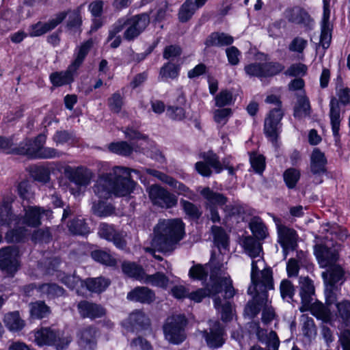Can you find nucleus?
I'll use <instances>...</instances> for the list:
<instances>
[{"mask_svg": "<svg viewBox=\"0 0 350 350\" xmlns=\"http://www.w3.org/2000/svg\"><path fill=\"white\" fill-rule=\"evenodd\" d=\"M126 298L132 301L150 304L154 301L155 294L148 287L138 286L128 293Z\"/></svg>", "mask_w": 350, "mask_h": 350, "instance_id": "nucleus-24", "label": "nucleus"}, {"mask_svg": "<svg viewBox=\"0 0 350 350\" xmlns=\"http://www.w3.org/2000/svg\"><path fill=\"white\" fill-rule=\"evenodd\" d=\"M0 224L14 226L13 230L6 233L5 239L8 242H19L27 234L25 228L20 226L21 219L12 213L10 203L8 202L0 204Z\"/></svg>", "mask_w": 350, "mask_h": 350, "instance_id": "nucleus-6", "label": "nucleus"}, {"mask_svg": "<svg viewBox=\"0 0 350 350\" xmlns=\"http://www.w3.org/2000/svg\"><path fill=\"white\" fill-rule=\"evenodd\" d=\"M206 1L207 0H186L179 10V20L183 23L189 21L195 12L202 7Z\"/></svg>", "mask_w": 350, "mask_h": 350, "instance_id": "nucleus-26", "label": "nucleus"}, {"mask_svg": "<svg viewBox=\"0 0 350 350\" xmlns=\"http://www.w3.org/2000/svg\"><path fill=\"white\" fill-rule=\"evenodd\" d=\"M77 70V69L75 67L72 68V64H70L65 71L51 73L50 80L55 86H62L70 84L73 81L74 74Z\"/></svg>", "mask_w": 350, "mask_h": 350, "instance_id": "nucleus-27", "label": "nucleus"}, {"mask_svg": "<svg viewBox=\"0 0 350 350\" xmlns=\"http://www.w3.org/2000/svg\"><path fill=\"white\" fill-rule=\"evenodd\" d=\"M87 288L93 293H100L104 291L109 285L110 281L103 277L88 278L83 281Z\"/></svg>", "mask_w": 350, "mask_h": 350, "instance_id": "nucleus-36", "label": "nucleus"}, {"mask_svg": "<svg viewBox=\"0 0 350 350\" xmlns=\"http://www.w3.org/2000/svg\"><path fill=\"white\" fill-rule=\"evenodd\" d=\"M98 233L101 238L113 242L116 247L122 250L126 247L125 234L116 231L113 226L103 223L99 226Z\"/></svg>", "mask_w": 350, "mask_h": 350, "instance_id": "nucleus-18", "label": "nucleus"}, {"mask_svg": "<svg viewBox=\"0 0 350 350\" xmlns=\"http://www.w3.org/2000/svg\"><path fill=\"white\" fill-rule=\"evenodd\" d=\"M71 233L78 235H85L90 232V228L83 219L75 218L68 224Z\"/></svg>", "mask_w": 350, "mask_h": 350, "instance_id": "nucleus-45", "label": "nucleus"}, {"mask_svg": "<svg viewBox=\"0 0 350 350\" xmlns=\"http://www.w3.org/2000/svg\"><path fill=\"white\" fill-rule=\"evenodd\" d=\"M108 105L110 110L114 113H119L123 105V98L119 92H115L108 98Z\"/></svg>", "mask_w": 350, "mask_h": 350, "instance_id": "nucleus-63", "label": "nucleus"}, {"mask_svg": "<svg viewBox=\"0 0 350 350\" xmlns=\"http://www.w3.org/2000/svg\"><path fill=\"white\" fill-rule=\"evenodd\" d=\"M243 247L245 252L252 258L251 275L260 277V269H265V262L261 255L262 248L261 244L252 237H247L243 241Z\"/></svg>", "mask_w": 350, "mask_h": 350, "instance_id": "nucleus-8", "label": "nucleus"}, {"mask_svg": "<svg viewBox=\"0 0 350 350\" xmlns=\"http://www.w3.org/2000/svg\"><path fill=\"white\" fill-rule=\"evenodd\" d=\"M284 116L281 108L276 107L269 111L265 119L264 131L272 142H275L278 136L280 121Z\"/></svg>", "mask_w": 350, "mask_h": 350, "instance_id": "nucleus-14", "label": "nucleus"}, {"mask_svg": "<svg viewBox=\"0 0 350 350\" xmlns=\"http://www.w3.org/2000/svg\"><path fill=\"white\" fill-rule=\"evenodd\" d=\"M299 178V172L294 168H289L284 173V180L289 189H293L295 187Z\"/></svg>", "mask_w": 350, "mask_h": 350, "instance_id": "nucleus-58", "label": "nucleus"}, {"mask_svg": "<svg viewBox=\"0 0 350 350\" xmlns=\"http://www.w3.org/2000/svg\"><path fill=\"white\" fill-rule=\"evenodd\" d=\"M329 118L332 125V130L334 136L336 139L339 137L340 124V108L338 100L332 98L329 103Z\"/></svg>", "mask_w": 350, "mask_h": 350, "instance_id": "nucleus-28", "label": "nucleus"}, {"mask_svg": "<svg viewBox=\"0 0 350 350\" xmlns=\"http://www.w3.org/2000/svg\"><path fill=\"white\" fill-rule=\"evenodd\" d=\"M222 291H224L225 299L232 298L235 294L232 281L229 275H225L220 270L215 269L210 273V282L206 287L188 293L187 297L199 303L206 297L212 296L215 298Z\"/></svg>", "mask_w": 350, "mask_h": 350, "instance_id": "nucleus-4", "label": "nucleus"}, {"mask_svg": "<svg viewBox=\"0 0 350 350\" xmlns=\"http://www.w3.org/2000/svg\"><path fill=\"white\" fill-rule=\"evenodd\" d=\"M38 291L49 298L62 296L64 289L55 284H43L40 285Z\"/></svg>", "mask_w": 350, "mask_h": 350, "instance_id": "nucleus-47", "label": "nucleus"}, {"mask_svg": "<svg viewBox=\"0 0 350 350\" xmlns=\"http://www.w3.org/2000/svg\"><path fill=\"white\" fill-rule=\"evenodd\" d=\"M277 226L278 242L286 250H294L297 244V234L295 230L280 224L278 219H274Z\"/></svg>", "mask_w": 350, "mask_h": 350, "instance_id": "nucleus-19", "label": "nucleus"}, {"mask_svg": "<svg viewBox=\"0 0 350 350\" xmlns=\"http://www.w3.org/2000/svg\"><path fill=\"white\" fill-rule=\"evenodd\" d=\"M148 193L153 204L159 207L170 208L177 204L176 196L157 185H151L148 189Z\"/></svg>", "mask_w": 350, "mask_h": 350, "instance_id": "nucleus-11", "label": "nucleus"}, {"mask_svg": "<svg viewBox=\"0 0 350 350\" xmlns=\"http://www.w3.org/2000/svg\"><path fill=\"white\" fill-rule=\"evenodd\" d=\"M214 242L217 247L226 248L228 246V238L225 230L219 226L212 227Z\"/></svg>", "mask_w": 350, "mask_h": 350, "instance_id": "nucleus-50", "label": "nucleus"}, {"mask_svg": "<svg viewBox=\"0 0 350 350\" xmlns=\"http://www.w3.org/2000/svg\"><path fill=\"white\" fill-rule=\"evenodd\" d=\"M108 149L113 153L125 157L130 155L133 151V147L126 142L123 141L109 144Z\"/></svg>", "mask_w": 350, "mask_h": 350, "instance_id": "nucleus-46", "label": "nucleus"}, {"mask_svg": "<svg viewBox=\"0 0 350 350\" xmlns=\"http://www.w3.org/2000/svg\"><path fill=\"white\" fill-rule=\"evenodd\" d=\"M6 327L12 332L21 330L25 326L24 321L21 318L18 312L7 314L3 319Z\"/></svg>", "mask_w": 350, "mask_h": 350, "instance_id": "nucleus-34", "label": "nucleus"}, {"mask_svg": "<svg viewBox=\"0 0 350 350\" xmlns=\"http://www.w3.org/2000/svg\"><path fill=\"white\" fill-rule=\"evenodd\" d=\"M215 269L216 270H220L223 274L227 275L226 273L220 268L215 267L213 269H211V267L208 264H206L204 265L198 264L191 267L189 270V275L193 279L204 280H206V278H207L209 271H211V272Z\"/></svg>", "mask_w": 350, "mask_h": 350, "instance_id": "nucleus-35", "label": "nucleus"}, {"mask_svg": "<svg viewBox=\"0 0 350 350\" xmlns=\"http://www.w3.org/2000/svg\"><path fill=\"white\" fill-rule=\"evenodd\" d=\"M249 226L252 234L256 239L260 240L267 237V228L260 217H254L252 218Z\"/></svg>", "mask_w": 350, "mask_h": 350, "instance_id": "nucleus-38", "label": "nucleus"}, {"mask_svg": "<svg viewBox=\"0 0 350 350\" xmlns=\"http://www.w3.org/2000/svg\"><path fill=\"white\" fill-rule=\"evenodd\" d=\"M185 224L180 219H161L154 228L152 246L159 251L169 252L183 238Z\"/></svg>", "mask_w": 350, "mask_h": 350, "instance_id": "nucleus-3", "label": "nucleus"}, {"mask_svg": "<svg viewBox=\"0 0 350 350\" xmlns=\"http://www.w3.org/2000/svg\"><path fill=\"white\" fill-rule=\"evenodd\" d=\"M204 162L210 167H212L217 173L222 170V166L219 161L218 157L213 152H204L202 154Z\"/></svg>", "mask_w": 350, "mask_h": 350, "instance_id": "nucleus-57", "label": "nucleus"}, {"mask_svg": "<svg viewBox=\"0 0 350 350\" xmlns=\"http://www.w3.org/2000/svg\"><path fill=\"white\" fill-rule=\"evenodd\" d=\"M200 194L208 202V206H222L227 202V198L223 194L215 192L209 187H204L200 191Z\"/></svg>", "mask_w": 350, "mask_h": 350, "instance_id": "nucleus-33", "label": "nucleus"}, {"mask_svg": "<svg viewBox=\"0 0 350 350\" xmlns=\"http://www.w3.org/2000/svg\"><path fill=\"white\" fill-rule=\"evenodd\" d=\"M186 325L187 319L184 315L176 314L168 317L163 327L165 338L174 345L182 343L187 338Z\"/></svg>", "mask_w": 350, "mask_h": 350, "instance_id": "nucleus-7", "label": "nucleus"}, {"mask_svg": "<svg viewBox=\"0 0 350 350\" xmlns=\"http://www.w3.org/2000/svg\"><path fill=\"white\" fill-rule=\"evenodd\" d=\"M215 105L219 107L230 105L234 103L232 92L227 90H221L215 98Z\"/></svg>", "mask_w": 350, "mask_h": 350, "instance_id": "nucleus-60", "label": "nucleus"}, {"mask_svg": "<svg viewBox=\"0 0 350 350\" xmlns=\"http://www.w3.org/2000/svg\"><path fill=\"white\" fill-rule=\"evenodd\" d=\"M299 283L302 304L299 310L301 312H305L312 300V296L314 294V286L312 280L308 277H300Z\"/></svg>", "mask_w": 350, "mask_h": 350, "instance_id": "nucleus-22", "label": "nucleus"}, {"mask_svg": "<svg viewBox=\"0 0 350 350\" xmlns=\"http://www.w3.org/2000/svg\"><path fill=\"white\" fill-rule=\"evenodd\" d=\"M77 307L79 315L83 319L94 320L102 318L106 314V309L103 306L87 300L79 301Z\"/></svg>", "mask_w": 350, "mask_h": 350, "instance_id": "nucleus-17", "label": "nucleus"}, {"mask_svg": "<svg viewBox=\"0 0 350 350\" xmlns=\"http://www.w3.org/2000/svg\"><path fill=\"white\" fill-rule=\"evenodd\" d=\"M129 320L134 326L146 327L149 325L150 321L145 313L141 310H135L129 316Z\"/></svg>", "mask_w": 350, "mask_h": 350, "instance_id": "nucleus-53", "label": "nucleus"}, {"mask_svg": "<svg viewBox=\"0 0 350 350\" xmlns=\"http://www.w3.org/2000/svg\"><path fill=\"white\" fill-rule=\"evenodd\" d=\"M232 114V112L230 108L219 109L214 111L213 118L217 124L223 126L227 123Z\"/></svg>", "mask_w": 350, "mask_h": 350, "instance_id": "nucleus-56", "label": "nucleus"}, {"mask_svg": "<svg viewBox=\"0 0 350 350\" xmlns=\"http://www.w3.org/2000/svg\"><path fill=\"white\" fill-rule=\"evenodd\" d=\"M79 345L84 349H94L96 346L95 328L88 327L81 329L79 334Z\"/></svg>", "mask_w": 350, "mask_h": 350, "instance_id": "nucleus-29", "label": "nucleus"}, {"mask_svg": "<svg viewBox=\"0 0 350 350\" xmlns=\"http://www.w3.org/2000/svg\"><path fill=\"white\" fill-rule=\"evenodd\" d=\"M314 254L321 267H325L338 259V252L334 248H328L324 245L314 246Z\"/></svg>", "mask_w": 350, "mask_h": 350, "instance_id": "nucleus-23", "label": "nucleus"}, {"mask_svg": "<svg viewBox=\"0 0 350 350\" xmlns=\"http://www.w3.org/2000/svg\"><path fill=\"white\" fill-rule=\"evenodd\" d=\"M234 41L233 38L225 33H212L206 40L205 45L209 46H223L231 44Z\"/></svg>", "mask_w": 350, "mask_h": 350, "instance_id": "nucleus-31", "label": "nucleus"}, {"mask_svg": "<svg viewBox=\"0 0 350 350\" xmlns=\"http://www.w3.org/2000/svg\"><path fill=\"white\" fill-rule=\"evenodd\" d=\"M93 41L90 39L81 44L77 49L76 56L72 62V68L78 69L82 64L84 59L92 47Z\"/></svg>", "mask_w": 350, "mask_h": 350, "instance_id": "nucleus-41", "label": "nucleus"}, {"mask_svg": "<svg viewBox=\"0 0 350 350\" xmlns=\"http://www.w3.org/2000/svg\"><path fill=\"white\" fill-rule=\"evenodd\" d=\"M274 283L273 271L271 268L261 270L260 277H257L252 273L251 284L247 293L252 296L245 308V313L250 318H254L268 302L267 291L273 289Z\"/></svg>", "mask_w": 350, "mask_h": 350, "instance_id": "nucleus-2", "label": "nucleus"}, {"mask_svg": "<svg viewBox=\"0 0 350 350\" xmlns=\"http://www.w3.org/2000/svg\"><path fill=\"white\" fill-rule=\"evenodd\" d=\"M25 215L21 219V224H25L27 226L36 228L41 224L40 219L43 215L50 217V210L44 209L37 206H29L25 208Z\"/></svg>", "mask_w": 350, "mask_h": 350, "instance_id": "nucleus-16", "label": "nucleus"}, {"mask_svg": "<svg viewBox=\"0 0 350 350\" xmlns=\"http://www.w3.org/2000/svg\"><path fill=\"white\" fill-rule=\"evenodd\" d=\"M167 184L174 189L178 195H182L190 200H194L196 196L189 187L172 177L170 178Z\"/></svg>", "mask_w": 350, "mask_h": 350, "instance_id": "nucleus-44", "label": "nucleus"}, {"mask_svg": "<svg viewBox=\"0 0 350 350\" xmlns=\"http://www.w3.org/2000/svg\"><path fill=\"white\" fill-rule=\"evenodd\" d=\"M30 172L33 180L36 181L46 183L50 180V172L46 167L34 166L31 168Z\"/></svg>", "mask_w": 350, "mask_h": 350, "instance_id": "nucleus-52", "label": "nucleus"}, {"mask_svg": "<svg viewBox=\"0 0 350 350\" xmlns=\"http://www.w3.org/2000/svg\"><path fill=\"white\" fill-rule=\"evenodd\" d=\"M286 17L288 21L303 25L308 29L313 27L314 21L308 12L301 7L295 6L286 10Z\"/></svg>", "mask_w": 350, "mask_h": 350, "instance_id": "nucleus-21", "label": "nucleus"}, {"mask_svg": "<svg viewBox=\"0 0 350 350\" xmlns=\"http://www.w3.org/2000/svg\"><path fill=\"white\" fill-rule=\"evenodd\" d=\"M46 138L44 135L40 134L34 139H25L9 152L26 156L30 159H37L40 148L44 146Z\"/></svg>", "mask_w": 350, "mask_h": 350, "instance_id": "nucleus-12", "label": "nucleus"}, {"mask_svg": "<svg viewBox=\"0 0 350 350\" xmlns=\"http://www.w3.org/2000/svg\"><path fill=\"white\" fill-rule=\"evenodd\" d=\"M122 269L123 272L128 276L140 282H142L146 273L142 267L133 262H125L122 263Z\"/></svg>", "mask_w": 350, "mask_h": 350, "instance_id": "nucleus-42", "label": "nucleus"}, {"mask_svg": "<svg viewBox=\"0 0 350 350\" xmlns=\"http://www.w3.org/2000/svg\"><path fill=\"white\" fill-rule=\"evenodd\" d=\"M280 292L283 299L289 301L295 295V288L293 283L288 279H284L280 284Z\"/></svg>", "mask_w": 350, "mask_h": 350, "instance_id": "nucleus-51", "label": "nucleus"}, {"mask_svg": "<svg viewBox=\"0 0 350 350\" xmlns=\"http://www.w3.org/2000/svg\"><path fill=\"white\" fill-rule=\"evenodd\" d=\"M92 257L96 261L108 266H115L116 265V260L105 251L95 250L92 252Z\"/></svg>", "mask_w": 350, "mask_h": 350, "instance_id": "nucleus-54", "label": "nucleus"}, {"mask_svg": "<svg viewBox=\"0 0 350 350\" xmlns=\"http://www.w3.org/2000/svg\"><path fill=\"white\" fill-rule=\"evenodd\" d=\"M330 13H323L321 24L320 44L323 49L329 48L332 41V27L329 23Z\"/></svg>", "mask_w": 350, "mask_h": 350, "instance_id": "nucleus-30", "label": "nucleus"}, {"mask_svg": "<svg viewBox=\"0 0 350 350\" xmlns=\"http://www.w3.org/2000/svg\"><path fill=\"white\" fill-rule=\"evenodd\" d=\"M284 69V66L277 62H268L263 64V77L275 75Z\"/></svg>", "mask_w": 350, "mask_h": 350, "instance_id": "nucleus-64", "label": "nucleus"}, {"mask_svg": "<svg viewBox=\"0 0 350 350\" xmlns=\"http://www.w3.org/2000/svg\"><path fill=\"white\" fill-rule=\"evenodd\" d=\"M180 204L185 213L189 217L199 219L201 216L202 213L196 204L183 199L180 200Z\"/></svg>", "mask_w": 350, "mask_h": 350, "instance_id": "nucleus-55", "label": "nucleus"}, {"mask_svg": "<svg viewBox=\"0 0 350 350\" xmlns=\"http://www.w3.org/2000/svg\"><path fill=\"white\" fill-rule=\"evenodd\" d=\"M344 271L338 265L331 266L327 272H323L322 276L330 286H334L342 280Z\"/></svg>", "mask_w": 350, "mask_h": 350, "instance_id": "nucleus-40", "label": "nucleus"}, {"mask_svg": "<svg viewBox=\"0 0 350 350\" xmlns=\"http://www.w3.org/2000/svg\"><path fill=\"white\" fill-rule=\"evenodd\" d=\"M327 159L323 152L314 148L310 156V170L313 175L323 174L326 172Z\"/></svg>", "mask_w": 350, "mask_h": 350, "instance_id": "nucleus-25", "label": "nucleus"}, {"mask_svg": "<svg viewBox=\"0 0 350 350\" xmlns=\"http://www.w3.org/2000/svg\"><path fill=\"white\" fill-rule=\"evenodd\" d=\"M67 12H61L46 23L38 22L29 27V35L31 37L40 36L55 29L66 17Z\"/></svg>", "mask_w": 350, "mask_h": 350, "instance_id": "nucleus-15", "label": "nucleus"}, {"mask_svg": "<svg viewBox=\"0 0 350 350\" xmlns=\"http://www.w3.org/2000/svg\"><path fill=\"white\" fill-rule=\"evenodd\" d=\"M125 30L123 38L128 42L135 40L146 29L150 23V16L146 13L125 18Z\"/></svg>", "mask_w": 350, "mask_h": 350, "instance_id": "nucleus-9", "label": "nucleus"}, {"mask_svg": "<svg viewBox=\"0 0 350 350\" xmlns=\"http://www.w3.org/2000/svg\"><path fill=\"white\" fill-rule=\"evenodd\" d=\"M30 306L31 315L33 318L42 319L50 312L49 308L43 301L32 303Z\"/></svg>", "mask_w": 350, "mask_h": 350, "instance_id": "nucleus-49", "label": "nucleus"}, {"mask_svg": "<svg viewBox=\"0 0 350 350\" xmlns=\"http://www.w3.org/2000/svg\"><path fill=\"white\" fill-rule=\"evenodd\" d=\"M19 267V251L17 247L9 246L0 250V269L13 276Z\"/></svg>", "mask_w": 350, "mask_h": 350, "instance_id": "nucleus-10", "label": "nucleus"}, {"mask_svg": "<svg viewBox=\"0 0 350 350\" xmlns=\"http://www.w3.org/2000/svg\"><path fill=\"white\" fill-rule=\"evenodd\" d=\"M64 174L79 190L88 187L93 177L92 172L83 166L77 167L66 166L64 168Z\"/></svg>", "mask_w": 350, "mask_h": 350, "instance_id": "nucleus-13", "label": "nucleus"}, {"mask_svg": "<svg viewBox=\"0 0 350 350\" xmlns=\"http://www.w3.org/2000/svg\"><path fill=\"white\" fill-rule=\"evenodd\" d=\"M207 345L211 348H218L224 343V331L218 321L210 322V331L202 332Z\"/></svg>", "mask_w": 350, "mask_h": 350, "instance_id": "nucleus-20", "label": "nucleus"}, {"mask_svg": "<svg viewBox=\"0 0 350 350\" xmlns=\"http://www.w3.org/2000/svg\"><path fill=\"white\" fill-rule=\"evenodd\" d=\"M138 174L136 170L115 166L106 174L103 175L94 187V191L100 199H107L111 194L125 196L131 193L135 183L130 178L131 172Z\"/></svg>", "mask_w": 350, "mask_h": 350, "instance_id": "nucleus-1", "label": "nucleus"}, {"mask_svg": "<svg viewBox=\"0 0 350 350\" xmlns=\"http://www.w3.org/2000/svg\"><path fill=\"white\" fill-rule=\"evenodd\" d=\"M142 282L153 286L165 288L168 285L169 279L161 272H157L152 275H148L145 273Z\"/></svg>", "mask_w": 350, "mask_h": 350, "instance_id": "nucleus-37", "label": "nucleus"}, {"mask_svg": "<svg viewBox=\"0 0 350 350\" xmlns=\"http://www.w3.org/2000/svg\"><path fill=\"white\" fill-rule=\"evenodd\" d=\"M63 154L62 152L58 151L57 150L51 148V147H44V146H41L40 148L37 159H50L59 158Z\"/></svg>", "mask_w": 350, "mask_h": 350, "instance_id": "nucleus-61", "label": "nucleus"}, {"mask_svg": "<svg viewBox=\"0 0 350 350\" xmlns=\"http://www.w3.org/2000/svg\"><path fill=\"white\" fill-rule=\"evenodd\" d=\"M214 306L217 310L221 311V319L224 321L232 319V309L231 304L226 300L222 301L217 295L214 298Z\"/></svg>", "mask_w": 350, "mask_h": 350, "instance_id": "nucleus-43", "label": "nucleus"}, {"mask_svg": "<svg viewBox=\"0 0 350 350\" xmlns=\"http://www.w3.org/2000/svg\"><path fill=\"white\" fill-rule=\"evenodd\" d=\"M178 69L177 66L171 63H167L165 64L160 70L159 77L162 80H165L167 79H174L178 76Z\"/></svg>", "mask_w": 350, "mask_h": 350, "instance_id": "nucleus-59", "label": "nucleus"}, {"mask_svg": "<svg viewBox=\"0 0 350 350\" xmlns=\"http://www.w3.org/2000/svg\"><path fill=\"white\" fill-rule=\"evenodd\" d=\"M307 46V40L301 37L297 36L293 38L291 42L289 44L288 49L290 51L301 54L304 53Z\"/></svg>", "mask_w": 350, "mask_h": 350, "instance_id": "nucleus-62", "label": "nucleus"}, {"mask_svg": "<svg viewBox=\"0 0 350 350\" xmlns=\"http://www.w3.org/2000/svg\"><path fill=\"white\" fill-rule=\"evenodd\" d=\"M71 336L52 327H41L34 332V342L40 347L55 345L57 350L66 348L71 342Z\"/></svg>", "mask_w": 350, "mask_h": 350, "instance_id": "nucleus-5", "label": "nucleus"}, {"mask_svg": "<svg viewBox=\"0 0 350 350\" xmlns=\"http://www.w3.org/2000/svg\"><path fill=\"white\" fill-rule=\"evenodd\" d=\"M308 310H310L312 314L324 322L331 321L330 310L320 301H315L313 304L310 303L306 311Z\"/></svg>", "mask_w": 350, "mask_h": 350, "instance_id": "nucleus-32", "label": "nucleus"}, {"mask_svg": "<svg viewBox=\"0 0 350 350\" xmlns=\"http://www.w3.org/2000/svg\"><path fill=\"white\" fill-rule=\"evenodd\" d=\"M310 105L308 98L306 96L298 97L297 102L294 108V116L296 118L301 119L309 116L310 114Z\"/></svg>", "mask_w": 350, "mask_h": 350, "instance_id": "nucleus-39", "label": "nucleus"}, {"mask_svg": "<svg viewBox=\"0 0 350 350\" xmlns=\"http://www.w3.org/2000/svg\"><path fill=\"white\" fill-rule=\"evenodd\" d=\"M337 316L342 319L343 322L350 326V301L344 299L336 303Z\"/></svg>", "mask_w": 350, "mask_h": 350, "instance_id": "nucleus-48", "label": "nucleus"}]
</instances>
